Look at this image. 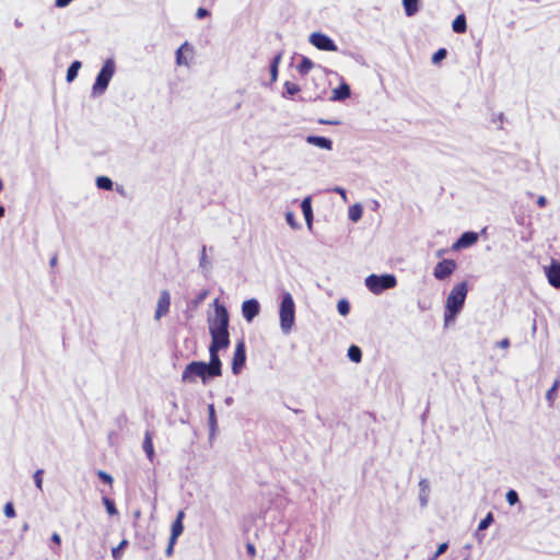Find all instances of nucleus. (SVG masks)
<instances>
[{
    "instance_id": "nucleus-1",
    "label": "nucleus",
    "mask_w": 560,
    "mask_h": 560,
    "mask_svg": "<svg viewBox=\"0 0 560 560\" xmlns=\"http://www.w3.org/2000/svg\"><path fill=\"white\" fill-rule=\"evenodd\" d=\"M229 320L226 307L215 301L214 317L209 319V332L211 336L209 355L217 361H221L219 351L228 349L230 346Z\"/></svg>"
},
{
    "instance_id": "nucleus-2",
    "label": "nucleus",
    "mask_w": 560,
    "mask_h": 560,
    "mask_svg": "<svg viewBox=\"0 0 560 560\" xmlns=\"http://www.w3.org/2000/svg\"><path fill=\"white\" fill-rule=\"evenodd\" d=\"M222 375V362L210 357L209 363L202 361H192L186 365L182 374V381L194 383L200 377L203 383L209 377H219Z\"/></svg>"
},
{
    "instance_id": "nucleus-3",
    "label": "nucleus",
    "mask_w": 560,
    "mask_h": 560,
    "mask_svg": "<svg viewBox=\"0 0 560 560\" xmlns=\"http://www.w3.org/2000/svg\"><path fill=\"white\" fill-rule=\"evenodd\" d=\"M468 293L467 282L463 281L453 287L445 305V323L453 320L456 314L462 310Z\"/></svg>"
},
{
    "instance_id": "nucleus-4",
    "label": "nucleus",
    "mask_w": 560,
    "mask_h": 560,
    "mask_svg": "<svg viewBox=\"0 0 560 560\" xmlns=\"http://www.w3.org/2000/svg\"><path fill=\"white\" fill-rule=\"evenodd\" d=\"M280 326L283 331L288 332L294 324L295 307L294 302L290 293H285L282 296L280 305Z\"/></svg>"
},
{
    "instance_id": "nucleus-5",
    "label": "nucleus",
    "mask_w": 560,
    "mask_h": 560,
    "mask_svg": "<svg viewBox=\"0 0 560 560\" xmlns=\"http://www.w3.org/2000/svg\"><path fill=\"white\" fill-rule=\"evenodd\" d=\"M114 72L115 63L112 59H107L98 72L95 83L93 84L92 90L94 95H101L105 92L114 75Z\"/></svg>"
},
{
    "instance_id": "nucleus-6",
    "label": "nucleus",
    "mask_w": 560,
    "mask_h": 560,
    "mask_svg": "<svg viewBox=\"0 0 560 560\" xmlns=\"http://www.w3.org/2000/svg\"><path fill=\"white\" fill-rule=\"evenodd\" d=\"M365 284L371 292L380 294L384 290L395 288L397 279L394 275H371L365 279Z\"/></svg>"
},
{
    "instance_id": "nucleus-7",
    "label": "nucleus",
    "mask_w": 560,
    "mask_h": 560,
    "mask_svg": "<svg viewBox=\"0 0 560 560\" xmlns=\"http://www.w3.org/2000/svg\"><path fill=\"white\" fill-rule=\"evenodd\" d=\"M246 362V346L244 340H240L234 350L232 358V372L237 375L244 368Z\"/></svg>"
},
{
    "instance_id": "nucleus-8",
    "label": "nucleus",
    "mask_w": 560,
    "mask_h": 560,
    "mask_svg": "<svg viewBox=\"0 0 560 560\" xmlns=\"http://www.w3.org/2000/svg\"><path fill=\"white\" fill-rule=\"evenodd\" d=\"M456 267L454 259H443L435 265L433 276L438 280H444L455 271Z\"/></svg>"
},
{
    "instance_id": "nucleus-9",
    "label": "nucleus",
    "mask_w": 560,
    "mask_h": 560,
    "mask_svg": "<svg viewBox=\"0 0 560 560\" xmlns=\"http://www.w3.org/2000/svg\"><path fill=\"white\" fill-rule=\"evenodd\" d=\"M478 241V234L476 232H465L452 245L453 250H459L472 246Z\"/></svg>"
},
{
    "instance_id": "nucleus-10",
    "label": "nucleus",
    "mask_w": 560,
    "mask_h": 560,
    "mask_svg": "<svg viewBox=\"0 0 560 560\" xmlns=\"http://www.w3.org/2000/svg\"><path fill=\"white\" fill-rule=\"evenodd\" d=\"M259 303L255 299L246 300L242 304V314L247 322H252L259 314Z\"/></svg>"
},
{
    "instance_id": "nucleus-11",
    "label": "nucleus",
    "mask_w": 560,
    "mask_h": 560,
    "mask_svg": "<svg viewBox=\"0 0 560 560\" xmlns=\"http://www.w3.org/2000/svg\"><path fill=\"white\" fill-rule=\"evenodd\" d=\"M171 305V296L170 293L164 290L161 292L160 298L158 300L156 311H155V319H160L162 316H165L170 311Z\"/></svg>"
},
{
    "instance_id": "nucleus-12",
    "label": "nucleus",
    "mask_w": 560,
    "mask_h": 560,
    "mask_svg": "<svg viewBox=\"0 0 560 560\" xmlns=\"http://www.w3.org/2000/svg\"><path fill=\"white\" fill-rule=\"evenodd\" d=\"M184 517H185L184 511H179L177 513L175 521L172 524V533H171L170 538H172L173 541H176L177 538L182 535V533L184 530V525H183Z\"/></svg>"
},
{
    "instance_id": "nucleus-13",
    "label": "nucleus",
    "mask_w": 560,
    "mask_h": 560,
    "mask_svg": "<svg viewBox=\"0 0 560 560\" xmlns=\"http://www.w3.org/2000/svg\"><path fill=\"white\" fill-rule=\"evenodd\" d=\"M547 278H548L549 283L553 288H560V264L559 262H553L549 267V269L547 271Z\"/></svg>"
},
{
    "instance_id": "nucleus-14",
    "label": "nucleus",
    "mask_w": 560,
    "mask_h": 560,
    "mask_svg": "<svg viewBox=\"0 0 560 560\" xmlns=\"http://www.w3.org/2000/svg\"><path fill=\"white\" fill-rule=\"evenodd\" d=\"M351 91L350 86L342 82L338 88L334 89L331 92L330 100L331 101H343L350 97Z\"/></svg>"
},
{
    "instance_id": "nucleus-15",
    "label": "nucleus",
    "mask_w": 560,
    "mask_h": 560,
    "mask_svg": "<svg viewBox=\"0 0 560 560\" xmlns=\"http://www.w3.org/2000/svg\"><path fill=\"white\" fill-rule=\"evenodd\" d=\"M317 49L326 51H336L337 46L328 36L317 33Z\"/></svg>"
},
{
    "instance_id": "nucleus-16",
    "label": "nucleus",
    "mask_w": 560,
    "mask_h": 560,
    "mask_svg": "<svg viewBox=\"0 0 560 560\" xmlns=\"http://www.w3.org/2000/svg\"><path fill=\"white\" fill-rule=\"evenodd\" d=\"M301 208L304 214V219L308 225L310 229H312V221H313V209H312V198L306 197L302 203Z\"/></svg>"
},
{
    "instance_id": "nucleus-17",
    "label": "nucleus",
    "mask_w": 560,
    "mask_h": 560,
    "mask_svg": "<svg viewBox=\"0 0 560 560\" xmlns=\"http://www.w3.org/2000/svg\"><path fill=\"white\" fill-rule=\"evenodd\" d=\"M281 59H282V52H277L270 62V68H269L270 84L276 82V80L278 78V69H279Z\"/></svg>"
},
{
    "instance_id": "nucleus-18",
    "label": "nucleus",
    "mask_w": 560,
    "mask_h": 560,
    "mask_svg": "<svg viewBox=\"0 0 560 560\" xmlns=\"http://www.w3.org/2000/svg\"><path fill=\"white\" fill-rule=\"evenodd\" d=\"M559 388H560V377H557L553 381L552 386L546 393V399L550 407H552L555 405Z\"/></svg>"
},
{
    "instance_id": "nucleus-19",
    "label": "nucleus",
    "mask_w": 560,
    "mask_h": 560,
    "mask_svg": "<svg viewBox=\"0 0 560 560\" xmlns=\"http://www.w3.org/2000/svg\"><path fill=\"white\" fill-rule=\"evenodd\" d=\"M143 451L145 452L148 458L150 460H152L153 456H154V447H153L152 434L149 431H147L145 435H144Z\"/></svg>"
},
{
    "instance_id": "nucleus-20",
    "label": "nucleus",
    "mask_w": 560,
    "mask_h": 560,
    "mask_svg": "<svg viewBox=\"0 0 560 560\" xmlns=\"http://www.w3.org/2000/svg\"><path fill=\"white\" fill-rule=\"evenodd\" d=\"M453 31L458 34H463L467 30L466 18L464 14H459L455 18L452 24Z\"/></svg>"
},
{
    "instance_id": "nucleus-21",
    "label": "nucleus",
    "mask_w": 560,
    "mask_h": 560,
    "mask_svg": "<svg viewBox=\"0 0 560 560\" xmlns=\"http://www.w3.org/2000/svg\"><path fill=\"white\" fill-rule=\"evenodd\" d=\"M185 52H192V49L188 46L187 43H184L176 51V62L177 65H188V61L185 57Z\"/></svg>"
},
{
    "instance_id": "nucleus-22",
    "label": "nucleus",
    "mask_w": 560,
    "mask_h": 560,
    "mask_svg": "<svg viewBox=\"0 0 560 560\" xmlns=\"http://www.w3.org/2000/svg\"><path fill=\"white\" fill-rule=\"evenodd\" d=\"M418 2L419 0H402V5L407 16H412L418 12Z\"/></svg>"
},
{
    "instance_id": "nucleus-23",
    "label": "nucleus",
    "mask_w": 560,
    "mask_h": 560,
    "mask_svg": "<svg viewBox=\"0 0 560 560\" xmlns=\"http://www.w3.org/2000/svg\"><path fill=\"white\" fill-rule=\"evenodd\" d=\"M81 66H82V63L79 60H75L70 65V67L67 70V77H66L68 82H72L77 78Z\"/></svg>"
},
{
    "instance_id": "nucleus-24",
    "label": "nucleus",
    "mask_w": 560,
    "mask_h": 560,
    "mask_svg": "<svg viewBox=\"0 0 560 560\" xmlns=\"http://www.w3.org/2000/svg\"><path fill=\"white\" fill-rule=\"evenodd\" d=\"M348 358L355 363L361 362V360H362L361 349L355 345L350 346L348 349Z\"/></svg>"
},
{
    "instance_id": "nucleus-25",
    "label": "nucleus",
    "mask_w": 560,
    "mask_h": 560,
    "mask_svg": "<svg viewBox=\"0 0 560 560\" xmlns=\"http://www.w3.org/2000/svg\"><path fill=\"white\" fill-rule=\"evenodd\" d=\"M283 88V96L285 97H291L300 92V86L296 83L290 81H285Z\"/></svg>"
},
{
    "instance_id": "nucleus-26",
    "label": "nucleus",
    "mask_w": 560,
    "mask_h": 560,
    "mask_svg": "<svg viewBox=\"0 0 560 560\" xmlns=\"http://www.w3.org/2000/svg\"><path fill=\"white\" fill-rule=\"evenodd\" d=\"M128 546V540L127 539H122L118 546L114 547L112 549V557L114 560H121L122 558V551L125 550V548Z\"/></svg>"
},
{
    "instance_id": "nucleus-27",
    "label": "nucleus",
    "mask_w": 560,
    "mask_h": 560,
    "mask_svg": "<svg viewBox=\"0 0 560 560\" xmlns=\"http://www.w3.org/2000/svg\"><path fill=\"white\" fill-rule=\"evenodd\" d=\"M363 209L361 205H353L349 208V219L357 222L361 219Z\"/></svg>"
},
{
    "instance_id": "nucleus-28",
    "label": "nucleus",
    "mask_w": 560,
    "mask_h": 560,
    "mask_svg": "<svg viewBox=\"0 0 560 560\" xmlns=\"http://www.w3.org/2000/svg\"><path fill=\"white\" fill-rule=\"evenodd\" d=\"M96 186L101 189L112 190L113 182L109 177L100 176L96 178Z\"/></svg>"
},
{
    "instance_id": "nucleus-29",
    "label": "nucleus",
    "mask_w": 560,
    "mask_h": 560,
    "mask_svg": "<svg viewBox=\"0 0 560 560\" xmlns=\"http://www.w3.org/2000/svg\"><path fill=\"white\" fill-rule=\"evenodd\" d=\"M313 68V62L312 60L307 59V58H304L302 60V62L298 66V71L301 73V74H305L307 72H310Z\"/></svg>"
},
{
    "instance_id": "nucleus-30",
    "label": "nucleus",
    "mask_w": 560,
    "mask_h": 560,
    "mask_svg": "<svg viewBox=\"0 0 560 560\" xmlns=\"http://www.w3.org/2000/svg\"><path fill=\"white\" fill-rule=\"evenodd\" d=\"M337 310L340 315L346 316L350 312V304L347 300H340L337 304Z\"/></svg>"
},
{
    "instance_id": "nucleus-31",
    "label": "nucleus",
    "mask_w": 560,
    "mask_h": 560,
    "mask_svg": "<svg viewBox=\"0 0 560 560\" xmlns=\"http://www.w3.org/2000/svg\"><path fill=\"white\" fill-rule=\"evenodd\" d=\"M493 522V514L489 512L483 520L480 521L478 525V530L487 529Z\"/></svg>"
},
{
    "instance_id": "nucleus-32",
    "label": "nucleus",
    "mask_w": 560,
    "mask_h": 560,
    "mask_svg": "<svg viewBox=\"0 0 560 560\" xmlns=\"http://www.w3.org/2000/svg\"><path fill=\"white\" fill-rule=\"evenodd\" d=\"M103 503L106 506V510L109 515H116L118 513L114 501L110 500L109 498H103Z\"/></svg>"
},
{
    "instance_id": "nucleus-33",
    "label": "nucleus",
    "mask_w": 560,
    "mask_h": 560,
    "mask_svg": "<svg viewBox=\"0 0 560 560\" xmlns=\"http://www.w3.org/2000/svg\"><path fill=\"white\" fill-rule=\"evenodd\" d=\"M447 55V50L445 48H440L436 50L432 56V62L439 63L441 60H443Z\"/></svg>"
},
{
    "instance_id": "nucleus-34",
    "label": "nucleus",
    "mask_w": 560,
    "mask_h": 560,
    "mask_svg": "<svg viewBox=\"0 0 560 560\" xmlns=\"http://www.w3.org/2000/svg\"><path fill=\"white\" fill-rule=\"evenodd\" d=\"M317 147L330 150L331 149V141L325 137H318L317 136Z\"/></svg>"
},
{
    "instance_id": "nucleus-35",
    "label": "nucleus",
    "mask_w": 560,
    "mask_h": 560,
    "mask_svg": "<svg viewBox=\"0 0 560 560\" xmlns=\"http://www.w3.org/2000/svg\"><path fill=\"white\" fill-rule=\"evenodd\" d=\"M97 476H98V478H100L103 482H105V483H107V485H109V486H112V485H113V482H114L113 477H112L109 474H107V472H105V471H103V470H100V471L97 472Z\"/></svg>"
},
{
    "instance_id": "nucleus-36",
    "label": "nucleus",
    "mask_w": 560,
    "mask_h": 560,
    "mask_svg": "<svg viewBox=\"0 0 560 560\" xmlns=\"http://www.w3.org/2000/svg\"><path fill=\"white\" fill-rule=\"evenodd\" d=\"M3 512H4V515L7 517H9V518L14 517L15 516V510H14L13 503L12 502L5 503Z\"/></svg>"
},
{
    "instance_id": "nucleus-37",
    "label": "nucleus",
    "mask_w": 560,
    "mask_h": 560,
    "mask_svg": "<svg viewBox=\"0 0 560 560\" xmlns=\"http://www.w3.org/2000/svg\"><path fill=\"white\" fill-rule=\"evenodd\" d=\"M506 501L511 504V505H514L515 503L518 502V494L516 491L514 490H509L508 493H506Z\"/></svg>"
},
{
    "instance_id": "nucleus-38",
    "label": "nucleus",
    "mask_w": 560,
    "mask_h": 560,
    "mask_svg": "<svg viewBox=\"0 0 560 560\" xmlns=\"http://www.w3.org/2000/svg\"><path fill=\"white\" fill-rule=\"evenodd\" d=\"M34 481H35L36 487L39 490H42V488H43V470L42 469H38L35 471Z\"/></svg>"
},
{
    "instance_id": "nucleus-39",
    "label": "nucleus",
    "mask_w": 560,
    "mask_h": 560,
    "mask_svg": "<svg viewBox=\"0 0 560 560\" xmlns=\"http://www.w3.org/2000/svg\"><path fill=\"white\" fill-rule=\"evenodd\" d=\"M208 411H209V423L213 428L217 424L214 406L213 405H209Z\"/></svg>"
},
{
    "instance_id": "nucleus-40",
    "label": "nucleus",
    "mask_w": 560,
    "mask_h": 560,
    "mask_svg": "<svg viewBox=\"0 0 560 560\" xmlns=\"http://www.w3.org/2000/svg\"><path fill=\"white\" fill-rule=\"evenodd\" d=\"M448 548V545L447 542H443L441 544L439 547H438V550L435 551L433 558L431 560H435L439 556H441L442 553H444Z\"/></svg>"
},
{
    "instance_id": "nucleus-41",
    "label": "nucleus",
    "mask_w": 560,
    "mask_h": 560,
    "mask_svg": "<svg viewBox=\"0 0 560 560\" xmlns=\"http://www.w3.org/2000/svg\"><path fill=\"white\" fill-rule=\"evenodd\" d=\"M285 220H287L288 224H289L291 228H293V229H295V228H296V223H295V220H294V214H293L292 212H290V211H289V212H287V214H285Z\"/></svg>"
},
{
    "instance_id": "nucleus-42",
    "label": "nucleus",
    "mask_w": 560,
    "mask_h": 560,
    "mask_svg": "<svg viewBox=\"0 0 560 560\" xmlns=\"http://www.w3.org/2000/svg\"><path fill=\"white\" fill-rule=\"evenodd\" d=\"M209 15V11L205 8H198L196 12L197 19H203Z\"/></svg>"
},
{
    "instance_id": "nucleus-43",
    "label": "nucleus",
    "mask_w": 560,
    "mask_h": 560,
    "mask_svg": "<svg viewBox=\"0 0 560 560\" xmlns=\"http://www.w3.org/2000/svg\"><path fill=\"white\" fill-rule=\"evenodd\" d=\"M175 544H176V541H173L172 538H170L168 546H167V548L165 550L167 556H172L173 555Z\"/></svg>"
},
{
    "instance_id": "nucleus-44",
    "label": "nucleus",
    "mask_w": 560,
    "mask_h": 560,
    "mask_svg": "<svg viewBox=\"0 0 560 560\" xmlns=\"http://www.w3.org/2000/svg\"><path fill=\"white\" fill-rule=\"evenodd\" d=\"M246 550H247V553H248L252 558H254V557L256 556V548H255V546H254L253 544H250V542H249V544H247V545H246Z\"/></svg>"
},
{
    "instance_id": "nucleus-45",
    "label": "nucleus",
    "mask_w": 560,
    "mask_h": 560,
    "mask_svg": "<svg viewBox=\"0 0 560 560\" xmlns=\"http://www.w3.org/2000/svg\"><path fill=\"white\" fill-rule=\"evenodd\" d=\"M51 541H52L54 544H56V546L59 548V547H60V545H61V538H60V535H59L58 533H54V534L51 535Z\"/></svg>"
},
{
    "instance_id": "nucleus-46",
    "label": "nucleus",
    "mask_w": 560,
    "mask_h": 560,
    "mask_svg": "<svg viewBox=\"0 0 560 560\" xmlns=\"http://www.w3.org/2000/svg\"><path fill=\"white\" fill-rule=\"evenodd\" d=\"M537 205L540 208H544L547 205V199L544 196L538 197Z\"/></svg>"
},
{
    "instance_id": "nucleus-47",
    "label": "nucleus",
    "mask_w": 560,
    "mask_h": 560,
    "mask_svg": "<svg viewBox=\"0 0 560 560\" xmlns=\"http://www.w3.org/2000/svg\"><path fill=\"white\" fill-rule=\"evenodd\" d=\"M499 346H500L501 348H508V347L510 346V340H509L508 338H505V339H503V340H501V341L499 342Z\"/></svg>"
},
{
    "instance_id": "nucleus-48",
    "label": "nucleus",
    "mask_w": 560,
    "mask_h": 560,
    "mask_svg": "<svg viewBox=\"0 0 560 560\" xmlns=\"http://www.w3.org/2000/svg\"><path fill=\"white\" fill-rule=\"evenodd\" d=\"M308 42L315 46V32L311 33L308 36Z\"/></svg>"
},
{
    "instance_id": "nucleus-49",
    "label": "nucleus",
    "mask_w": 560,
    "mask_h": 560,
    "mask_svg": "<svg viewBox=\"0 0 560 560\" xmlns=\"http://www.w3.org/2000/svg\"><path fill=\"white\" fill-rule=\"evenodd\" d=\"M306 141L308 143L315 144V135H311L306 138Z\"/></svg>"
},
{
    "instance_id": "nucleus-50",
    "label": "nucleus",
    "mask_w": 560,
    "mask_h": 560,
    "mask_svg": "<svg viewBox=\"0 0 560 560\" xmlns=\"http://www.w3.org/2000/svg\"><path fill=\"white\" fill-rule=\"evenodd\" d=\"M419 485H420V487L422 488L423 491H424L425 488H428V483H427L425 480H421Z\"/></svg>"
},
{
    "instance_id": "nucleus-51",
    "label": "nucleus",
    "mask_w": 560,
    "mask_h": 560,
    "mask_svg": "<svg viewBox=\"0 0 560 560\" xmlns=\"http://www.w3.org/2000/svg\"><path fill=\"white\" fill-rule=\"evenodd\" d=\"M4 215V208L0 206V219Z\"/></svg>"
},
{
    "instance_id": "nucleus-52",
    "label": "nucleus",
    "mask_w": 560,
    "mask_h": 560,
    "mask_svg": "<svg viewBox=\"0 0 560 560\" xmlns=\"http://www.w3.org/2000/svg\"><path fill=\"white\" fill-rule=\"evenodd\" d=\"M319 124H329V121H326V120H323V119H319L317 120Z\"/></svg>"
},
{
    "instance_id": "nucleus-53",
    "label": "nucleus",
    "mask_w": 560,
    "mask_h": 560,
    "mask_svg": "<svg viewBox=\"0 0 560 560\" xmlns=\"http://www.w3.org/2000/svg\"><path fill=\"white\" fill-rule=\"evenodd\" d=\"M444 253V250H439L438 256H441Z\"/></svg>"
},
{
    "instance_id": "nucleus-54",
    "label": "nucleus",
    "mask_w": 560,
    "mask_h": 560,
    "mask_svg": "<svg viewBox=\"0 0 560 560\" xmlns=\"http://www.w3.org/2000/svg\"><path fill=\"white\" fill-rule=\"evenodd\" d=\"M51 264H52V265H54V264H56V258H52V259H51Z\"/></svg>"
}]
</instances>
